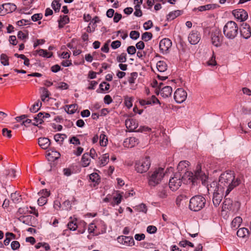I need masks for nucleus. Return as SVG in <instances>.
Returning <instances> with one entry per match:
<instances>
[{
    "label": "nucleus",
    "instance_id": "obj_1",
    "mask_svg": "<svg viewBox=\"0 0 251 251\" xmlns=\"http://www.w3.org/2000/svg\"><path fill=\"white\" fill-rule=\"evenodd\" d=\"M240 179H235L234 173L231 171L226 172L221 175L217 186L218 191H225V197L235 187L240 183Z\"/></svg>",
    "mask_w": 251,
    "mask_h": 251
},
{
    "label": "nucleus",
    "instance_id": "obj_2",
    "mask_svg": "<svg viewBox=\"0 0 251 251\" xmlns=\"http://www.w3.org/2000/svg\"><path fill=\"white\" fill-rule=\"evenodd\" d=\"M181 179L184 183H192L193 185L197 183V180H200L202 184L206 185L207 184V176L204 173L201 171V166L198 164L197 166L195 174L190 171H186Z\"/></svg>",
    "mask_w": 251,
    "mask_h": 251
},
{
    "label": "nucleus",
    "instance_id": "obj_3",
    "mask_svg": "<svg viewBox=\"0 0 251 251\" xmlns=\"http://www.w3.org/2000/svg\"><path fill=\"white\" fill-rule=\"evenodd\" d=\"M165 173L163 168H159L155 169L149 175L148 184L150 186H155L160 183L165 176Z\"/></svg>",
    "mask_w": 251,
    "mask_h": 251
},
{
    "label": "nucleus",
    "instance_id": "obj_4",
    "mask_svg": "<svg viewBox=\"0 0 251 251\" xmlns=\"http://www.w3.org/2000/svg\"><path fill=\"white\" fill-rule=\"evenodd\" d=\"M238 32V26L237 24L232 21L227 22L223 28L225 36L229 39H234Z\"/></svg>",
    "mask_w": 251,
    "mask_h": 251
},
{
    "label": "nucleus",
    "instance_id": "obj_5",
    "mask_svg": "<svg viewBox=\"0 0 251 251\" xmlns=\"http://www.w3.org/2000/svg\"><path fill=\"white\" fill-rule=\"evenodd\" d=\"M205 202L204 197L199 195L195 196L190 200L189 208L194 211H199L204 207Z\"/></svg>",
    "mask_w": 251,
    "mask_h": 251
},
{
    "label": "nucleus",
    "instance_id": "obj_6",
    "mask_svg": "<svg viewBox=\"0 0 251 251\" xmlns=\"http://www.w3.org/2000/svg\"><path fill=\"white\" fill-rule=\"evenodd\" d=\"M151 161L149 157L143 158L135 163V170L138 173H143L146 172L150 168Z\"/></svg>",
    "mask_w": 251,
    "mask_h": 251
},
{
    "label": "nucleus",
    "instance_id": "obj_7",
    "mask_svg": "<svg viewBox=\"0 0 251 251\" xmlns=\"http://www.w3.org/2000/svg\"><path fill=\"white\" fill-rule=\"evenodd\" d=\"M181 177V175L180 173H176L170 179L169 187L173 191H176L181 186L182 182Z\"/></svg>",
    "mask_w": 251,
    "mask_h": 251
},
{
    "label": "nucleus",
    "instance_id": "obj_8",
    "mask_svg": "<svg viewBox=\"0 0 251 251\" xmlns=\"http://www.w3.org/2000/svg\"><path fill=\"white\" fill-rule=\"evenodd\" d=\"M223 36L222 35L221 31L216 29L211 32V38L212 44L216 47L221 46L223 41Z\"/></svg>",
    "mask_w": 251,
    "mask_h": 251
},
{
    "label": "nucleus",
    "instance_id": "obj_9",
    "mask_svg": "<svg viewBox=\"0 0 251 251\" xmlns=\"http://www.w3.org/2000/svg\"><path fill=\"white\" fill-rule=\"evenodd\" d=\"M240 207V203L238 201H235L233 204L232 201L229 198H225V201L223 202L222 206V210L226 211V210H231L234 211L238 210Z\"/></svg>",
    "mask_w": 251,
    "mask_h": 251
},
{
    "label": "nucleus",
    "instance_id": "obj_10",
    "mask_svg": "<svg viewBox=\"0 0 251 251\" xmlns=\"http://www.w3.org/2000/svg\"><path fill=\"white\" fill-rule=\"evenodd\" d=\"M16 9V5L12 3H7L0 5V16H4L6 14L12 13L15 11Z\"/></svg>",
    "mask_w": 251,
    "mask_h": 251
},
{
    "label": "nucleus",
    "instance_id": "obj_11",
    "mask_svg": "<svg viewBox=\"0 0 251 251\" xmlns=\"http://www.w3.org/2000/svg\"><path fill=\"white\" fill-rule=\"evenodd\" d=\"M187 98V93L182 88H178L174 93V99L177 103L183 102Z\"/></svg>",
    "mask_w": 251,
    "mask_h": 251
},
{
    "label": "nucleus",
    "instance_id": "obj_12",
    "mask_svg": "<svg viewBox=\"0 0 251 251\" xmlns=\"http://www.w3.org/2000/svg\"><path fill=\"white\" fill-rule=\"evenodd\" d=\"M241 36L244 38L247 39L251 36V28L250 25L243 23L240 27Z\"/></svg>",
    "mask_w": 251,
    "mask_h": 251
},
{
    "label": "nucleus",
    "instance_id": "obj_13",
    "mask_svg": "<svg viewBox=\"0 0 251 251\" xmlns=\"http://www.w3.org/2000/svg\"><path fill=\"white\" fill-rule=\"evenodd\" d=\"M117 241L125 246H132L134 245V241L132 237L119 236L117 238Z\"/></svg>",
    "mask_w": 251,
    "mask_h": 251
},
{
    "label": "nucleus",
    "instance_id": "obj_14",
    "mask_svg": "<svg viewBox=\"0 0 251 251\" xmlns=\"http://www.w3.org/2000/svg\"><path fill=\"white\" fill-rule=\"evenodd\" d=\"M235 18L241 22L245 21L248 17L247 12L243 9H235L232 12Z\"/></svg>",
    "mask_w": 251,
    "mask_h": 251
},
{
    "label": "nucleus",
    "instance_id": "obj_15",
    "mask_svg": "<svg viewBox=\"0 0 251 251\" xmlns=\"http://www.w3.org/2000/svg\"><path fill=\"white\" fill-rule=\"evenodd\" d=\"M172 41L169 38H164L159 43V50L161 52H167V51L171 47Z\"/></svg>",
    "mask_w": 251,
    "mask_h": 251
},
{
    "label": "nucleus",
    "instance_id": "obj_16",
    "mask_svg": "<svg viewBox=\"0 0 251 251\" xmlns=\"http://www.w3.org/2000/svg\"><path fill=\"white\" fill-rule=\"evenodd\" d=\"M31 0H23L22 6L19 9V12L21 14H30Z\"/></svg>",
    "mask_w": 251,
    "mask_h": 251
},
{
    "label": "nucleus",
    "instance_id": "obj_17",
    "mask_svg": "<svg viewBox=\"0 0 251 251\" xmlns=\"http://www.w3.org/2000/svg\"><path fill=\"white\" fill-rule=\"evenodd\" d=\"M201 40L200 33L197 30H192L188 36V40L192 45L198 44Z\"/></svg>",
    "mask_w": 251,
    "mask_h": 251
},
{
    "label": "nucleus",
    "instance_id": "obj_18",
    "mask_svg": "<svg viewBox=\"0 0 251 251\" xmlns=\"http://www.w3.org/2000/svg\"><path fill=\"white\" fill-rule=\"evenodd\" d=\"M224 191H218V188L213 193V202L215 206H218L221 203L224 195Z\"/></svg>",
    "mask_w": 251,
    "mask_h": 251
},
{
    "label": "nucleus",
    "instance_id": "obj_19",
    "mask_svg": "<svg viewBox=\"0 0 251 251\" xmlns=\"http://www.w3.org/2000/svg\"><path fill=\"white\" fill-rule=\"evenodd\" d=\"M139 103L141 105L144 106L145 105L154 104L156 103L160 104V102L154 95H152L151 98L148 99L147 100H139Z\"/></svg>",
    "mask_w": 251,
    "mask_h": 251
},
{
    "label": "nucleus",
    "instance_id": "obj_20",
    "mask_svg": "<svg viewBox=\"0 0 251 251\" xmlns=\"http://www.w3.org/2000/svg\"><path fill=\"white\" fill-rule=\"evenodd\" d=\"M138 142V139L137 138L130 137L125 140L124 145L126 148H131L137 145Z\"/></svg>",
    "mask_w": 251,
    "mask_h": 251
},
{
    "label": "nucleus",
    "instance_id": "obj_21",
    "mask_svg": "<svg viewBox=\"0 0 251 251\" xmlns=\"http://www.w3.org/2000/svg\"><path fill=\"white\" fill-rule=\"evenodd\" d=\"M32 54L34 56H36L39 54V56L47 58H51L53 56V52H48L47 50L43 49H40L39 50H36L32 52Z\"/></svg>",
    "mask_w": 251,
    "mask_h": 251
},
{
    "label": "nucleus",
    "instance_id": "obj_22",
    "mask_svg": "<svg viewBox=\"0 0 251 251\" xmlns=\"http://www.w3.org/2000/svg\"><path fill=\"white\" fill-rule=\"evenodd\" d=\"M125 125L129 131H134L138 126L137 123L133 119L126 120Z\"/></svg>",
    "mask_w": 251,
    "mask_h": 251
},
{
    "label": "nucleus",
    "instance_id": "obj_23",
    "mask_svg": "<svg viewBox=\"0 0 251 251\" xmlns=\"http://www.w3.org/2000/svg\"><path fill=\"white\" fill-rule=\"evenodd\" d=\"M15 119L18 122L22 121V125H24L25 127H29L31 123V120L29 119H27V116L25 115H22L21 116L16 117Z\"/></svg>",
    "mask_w": 251,
    "mask_h": 251
},
{
    "label": "nucleus",
    "instance_id": "obj_24",
    "mask_svg": "<svg viewBox=\"0 0 251 251\" xmlns=\"http://www.w3.org/2000/svg\"><path fill=\"white\" fill-rule=\"evenodd\" d=\"M183 13L182 10H176L174 11L170 12L166 16V21H171L176 19L178 16L182 15Z\"/></svg>",
    "mask_w": 251,
    "mask_h": 251
},
{
    "label": "nucleus",
    "instance_id": "obj_25",
    "mask_svg": "<svg viewBox=\"0 0 251 251\" xmlns=\"http://www.w3.org/2000/svg\"><path fill=\"white\" fill-rule=\"evenodd\" d=\"M58 22L59 28H62L70 22V18L67 15H60Z\"/></svg>",
    "mask_w": 251,
    "mask_h": 251
},
{
    "label": "nucleus",
    "instance_id": "obj_26",
    "mask_svg": "<svg viewBox=\"0 0 251 251\" xmlns=\"http://www.w3.org/2000/svg\"><path fill=\"white\" fill-rule=\"evenodd\" d=\"M50 144V141L47 138H40L38 139V144L43 149H47Z\"/></svg>",
    "mask_w": 251,
    "mask_h": 251
},
{
    "label": "nucleus",
    "instance_id": "obj_27",
    "mask_svg": "<svg viewBox=\"0 0 251 251\" xmlns=\"http://www.w3.org/2000/svg\"><path fill=\"white\" fill-rule=\"evenodd\" d=\"M172 93V88L171 86H166L162 88L160 91V95L162 97L168 98Z\"/></svg>",
    "mask_w": 251,
    "mask_h": 251
},
{
    "label": "nucleus",
    "instance_id": "obj_28",
    "mask_svg": "<svg viewBox=\"0 0 251 251\" xmlns=\"http://www.w3.org/2000/svg\"><path fill=\"white\" fill-rule=\"evenodd\" d=\"M44 119V115L43 113H39L37 114V116L34 118V122L32 123V125L38 126L39 125L41 124Z\"/></svg>",
    "mask_w": 251,
    "mask_h": 251
},
{
    "label": "nucleus",
    "instance_id": "obj_29",
    "mask_svg": "<svg viewBox=\"0 0 251 251\" xmlns=\"http://www.w3.org/2000/svg\"><path fill=\"white\" fill-rule=\"evenodd\" d=\"M16 171L13 168L9 167L5 170V174L8 179H12L16 177Z\"/></svg>",
    "mask_w": 251,
    "mask_h": 251
},
{
    "label": "nucleus",
    "instance_id": "obj_30",
    "mask_svg": "<svg viewBox=\"0 0 251 251\" xmlns=\"http://www.w3.org/2000/svg\"><path fill=\"white\" fill-rule=\"evenodd\" d=\"M60 156L59 152L56 151H52L48 154V159L51 161H54L58 159Z\"/></svg>",
    "mask_w": 251,
    "mask_h": 251
},
{
    "label": "nucleus",
    "instance_id": "obj_31",
    "mask_svg": "<svg viewBox=\"0 0 251 251\" xmlns=\"http://www.w3.org/2000/svg\"><path fill=\"white\" fill-rule=\"evenodd\" d=\"M158 196L161 199L167 198L168 196V188L167 186L160 188L158 192Z\"/></svg>",
    "mask_w": 251,
    "mask_h": 251
},
{
    "label": "nucleus",
    "instance_id": "obj_32",
    "mask_svg": "<svg viewBox=\"0 0 251 251\" xmlns=\"http://www.w3.org/2000/svg\"><path fill=\"white\" fill-rule=\"evenodd\" d=\"M249 234V230L245 227L241 228L237 231V235L240 238H244Z\"/></svg>",
    "mask_w": 251,
    "mask_h": 251
},
{
    "label": "nucleus",
    "instance_id": "obj_33",
    "mask_svg": "<svg viewBox=\"0 0 251 251\" xmlns=\"http://www.w3.org/2000/svg\"><path fill=\"white\" fill-rule=\"evenodd\" d=\"M156 67L160 72H164L167 70V65L163 61H159L156 64Z\"/></svg>",
    "mask_w": 251,
    "mask_h": 251
},
{
    "label": "nucleus",
    "instance_id": "obj_34",
    "mask_svg": "<svg viewBox=\"0 0 251 251\" xmlns=\"http://www.w3.org/2000/svg\"><path fill=\"white\" fill-rule=\"evenodd\" d=\"M89 157V154L88 153H85L82 155L81 161L82 165L83 167H87L89 165L90 162V159Z\"/></svg>",
    "mask_w": 251,
    "mask_h": 251
},
{
    "label": "nucleus",
    "instance_id": "obj_35",
    "mask_svg": "<svg viewBox=\"0 0 251 251\" xmlns=\"http://www.w3.org/2000/svg\"><path fill=\"white\" fill-rule=\"evenodd\" d=\"M60 0H53L51 3V7L55 13L60 11L61 3H60Z\"/></svg>",
    "mask_w": 251,
    "mask_h": 251
},
{
    "label": "nucleus",
    "instance_id": "obj_36",
    "mask_svg": "<svg viewBox=\"0 0 251 251\" xmlns=\"http://www.w3.org/2000/svg\"><path fill=\"white\" fill-rule=\"evenodd\" d=\"M66 138L67 135L65 134L58 133L54 136V139L55 141L60 144H61L63 143L64 139Z\"/></svg>",
    "mask_w": 251,
    "mask_h": 251
},
{
    "label": "nucleus",
    "instance_id": "obj_37",
    "mask_svg": "<svg viewBox=\"0 0 251 251\" xmlns=\"http://www.w3.org/2000/svg\"><path fill=\"white\" fill-rule=\"evenodd\" d=\"M50 93L47 89L43 88L42 89V93L41 94V100L43 102H45L46 100H48L49 99Z\"/></svg>",
    "mask_w": 251,
    "mask_h": 251
},
{
    "label": "nucleus",
    "instance_id": "obj_38",
    "mask_svg": "<svg viewBox=\"0 0 251 251\" xmlns=\"http://www.w3.org/2000/svg\"><path fill=\"white\" fill-rule=\"evenodd\" d=\"M242 222V219L240 217H236L231 222V226L233 227L237 228Z\"/></svg>",
    "mask_w": 251,
    "mask_h": 251
},
{
    "label": "nucleus",
    "instance_id": "obj_39",
    "mask_svg": "<svg viewBox=\"0 0 251 251\" xmlns=\"http://www.w3.org/2000/svg\"><path fill=\"white\" fill-rule=\"evenodd\" d=\"M11 199L13 202L15 203H19L22 200L21 196L19 195V194L17 193L16 192L11 194Z\"/></svg>",
    "mask_w": 251,
    "mask_h": 251
},
{
    "label": "nucleus",
    "instance_id": "obj_40",
    "mask_svg": "<svg viewBox=\"0 0 251 251\" xmlns=\"http://www.w3.org/2000/svg\"><path fill=\"white\" fill-rule=\"evenodd\" d=\"M152 38V34L150 32H145L142 34L141 39L145 42H147Z\"/></svg>",
    "mask_w": 251,
    "mask_h": 251
},
{
    "label": "nucleus",
    "instance_id": "obj_41",
    "mask_svg": "<svg viewBox=\"0 0 251 251\" xmlns=\"http://www.w3.org/2000/svg\"><path fill=\"white\" fill-rule=\"evenodd\" d=\"M135 208L137 211L142 212L144 213H146L148 210L147 207L144 203H141L136 206Z\"/></svg>",
    "mask_w": 251,
    "mask_h": 251
},
{
    "label": "nucleus",
    "instance_id": "obj_42",
    "mask_svg": "<svg viewBox=\"0 0 251 251\" xmlns=\"http://www.w3.org/2000/svg\"><path fill=\"white\" fill-rule=\"evenodd\" d=\"M0 62L4 66H8L9 65V58L6 54L2 53L0 55Z\"/></svg>",
    "mask_w": 251,
    "mask_h": 251
},
{
    "label": "nucleus",
    "instance_id": "obj_43",
    "mask_svg": "<svg viewBox=\"0 0 251 251\" xmlns=\"http://www.w3.org/2000/svg\"><path fill=\"white\" fill-rule=\"evenodd\" d=\"M122 196L120 194L117 195V196L113 197V201L111 202V205L114 206L115 204L118 205L121 202Z\"/></svg>",
    "mask_w": 251,
    "mask_h": 251
},
{
    "label": "nucleus",
    "instance_id": "obj_44",
    "mask_svg": "<svg viewBox=\"0 0 251 251\" xmlns=\"http://www.w3.org/2000/svg\"><path fill=\"white\" fill-rule=\"evenodd\" d=\"M133 98L131 97H126L125 98L124 103L126 107L129 109L132 106Z\"/></svg>",
    "mask_w": 251,
    "mask_h": 251
},
{
    "label": "nucleus",
    "instance_id": "obj_45",
    "mask_svg": "<svg viewBox=\"0 0 251 251\" xmlns=\"http://www.w3.org/2000/svg\"><path fill=\"white\" fill-rule=\"evenodd\" d=\"M189 165V162L188 161H180L177 166L178 171H182L184 168H186Z\"/></svg>",
    "mask_w": 251,
    "mask_h": 251
},
{
    "label": "nucleus",
    "instance_id": "obj_46",
    "mask_svg": "<svg viewBox=\"0 0 251 251\" xmlns=\"http://www.w3.org/2000/svg\"><path fill=\"white\" fill-rule=\"evenodd\" d=\"M108 142L107 138L103 134H101L100 136V144L101 146H106Z\"/></svg>",
    "mask_w": 251,
    "mask_h": 251
},
{
    "label": "nucleus",
    "instance_id": "obj_47",
    "mask_svg": "<svg viewBox=\"0 0 251 251\" xmlns=\"http://www.w3.org/2000/svg\"><path fill=\"white\" fill-rule=\"evenodd\" d=\"M89 177L92 181L96 183H98L100 180L99 175L96 173H93L90 174Z\"/></svg>",
    "mask_w": 251,
    "mask_h": 251
},
{
    "label": "nucleus",
    "instance_id": "obj_48",
    "mask_svg": "<svg viewBox=\"0 0 251 251\" xmlns=\"http://www.w3.org/2000/svg\"><path fill=\"white\" fill-rule=\"evenodd\" d=\"M117 61L118 62L124 63L126 61V53H122L121 55L117 57Z\"/></svg>",
    "mask_w": 251,
    "mask_h": 251
},
{
    "label": "nucleus",
    "instance_id": "obj_49",
    "mask_svg": "<svg viewBox=\"0 0 251 251\" xmlns=\"http://www.w3.org/2000/svg\"><path fill=\"white\" fill-rule=\"evenodd\" d=\"M140 36L139 32L136 30H132L130 32L129 37L133 40H137Z\"/></svg>",
    "mask_w": 251,
    "mask_h": 251
},
{
    "label": "nucleus",
    "instance_id": "obj_50",
    "mask_svg": "<svg viewBox=\"0 0 251 251\" xmlns=\"http://www.w3.org/2000/svg\"><path fill=\"white\" fill-rule=\"evenodd\" d=\"M131 76L128 79V82L130 84L134 83L135 82V79L138 76L137 72H133L130 74Z\"/></svg>",
    "mask_w": 251,
    "mask_h": 251
},
{
    "label": "nucleus",
    "instance_id": "obj_51",
    "mask_svg": "<svg viewBox=\"0 0 251 251\" xmlns=\"http://www.w3.org/2000/svg\"><path fill=\"white\" fill-rule=\"evenodd\" d=\"M56 88L57 89L66 90V89H68L69 85H68L67 83H66L65 82H61L59 83L57 86H56Z\"/></svg>",
    "mask_w": 251,
    "mask_h": 251
},
{
    "label": "nucleus",
    "instance_id": "obj_52",
    "mask_svg": "<svg viewBox=\"0 0 251 251\" xmlns=\"http://www.w3.org/2000/svg\"><path fill=\"white\" fill-rule=\"evenodd\" d=\"M2 133L3 136H6L8 138H10L12 137V135L11 134V131L10 130H8L6 128L2 129Z\"/></svg>",
    "mask_w": 251,
    "mask_h": 251
},
{
    "label": "nucleus",
    "instance_id": "obj_53",
    "mask_svg": "<svg viewBox=\"0 0 251 251\" xmlns=\"http://www.w3.org/2000/svg\"><path fill=\"white\" fill-rule=\"evenodd\" d=\"M204 6L205 7V10L214 9L220 7V6L217 4H208Z\"/></svg>",
    "mask_w": 251,
    "mask_h": 251
},
{
    "label": "nucleus",
    "instance_id": "obj_54",
    "mask_svg": "<svg viewBox=\"0 0 251 251\" xmlns=\"http://www.w3.org/2000/svg\"><path fill=\"white\" fill-rule=\"evenodd\" d=\"M37 202L39 205L43 206L47 203V199L46 197L42 196L38 200Z\"/></svg>",
    "mask_w": 251,
    "mask_h": 251
},
{
    "label": "nucleus",
    "instance_id": "obj_55",
    "mask_svg": "<svg viewBox=\"0 0 251 251\" xmlns=\"http://www.w3.org/2000/svg\"><path fill=\"white\" fill-rule=\"evenodd\" d=\"M157 231V228L154 226H149L147 227V231L150 234L155 233Z\"/></svg>",
    "mask_w": 251,
    "mask_h": 251
},
{
    "label": "nucleus",
    "instance_id": "obj_56",
    "mask_svg": "<svg viewBox=\"0 0 251 251\" xmlns=\"http://www.w3.org/2000/svg\"><path fill=\"white\" fill-rule=\"evenodd\" d=\"M108 160H109V155H108V154H104L102 156L101 159L100 160L101 164L103 166L105 165L108 162Z\"/></svg>",
    "mask_w": 251,
    "mask_h": 251
},
{
    "label": "nucleus",
    "instance_id": "obj_57",
    "mask_svg": "<svg viewBox=\"0 0 251 251\" xmlns=\"http://www.w3.org/2000/svg\"><path fill=\"white\" fill-rule=\"evenodd\" d=\"M127 52L130 55H133L136 53V48L133 46H130L127 47Z\"/></svg>",
    "mask_w": 251,
    "mask_h": 251
},
{
    "label": "nucleus",
    "instance_id": "obj_58",
    "mask_svg": "<svg viewBox=\"0 0 251 251\" xmlns=\"http://www.w3.org/2000/svg\"><path fill=\"white\" fill-rule=\"evenodd\" d=\"M121 45V42L119 40L114 41L112 42L111 47L113 49H116L119 48Z\"/></svg>",
    "mask_w": 251,
    "mask_h": 251
},
{
    "label": "nucleus",
    "instance_id": "obj_59",
    "mask_svg": "<svg viewBox=\"0 0 251 251\" xmlns=\"http://www.w3.org/2000/svg\"><path fill=\"white\" fill-rule=\"evenodd\" d=\"M43 18V14L42 13L35 14L32 15V21L36 22L41 20Z\"/></svg>",
    "mask_w": 251,
    "mask_h": 251
},
{
    "label": "nucleus",
    "instance_id": "obj_60",
    "mask_svg": "<svg viewBox=\"0 0 251 251\" xmlns=\"http://www.w3.org/2000/svg\"><path fill=\"white\" fill-rule=\"evenodd\" d=\"M153 26L152 22L151 20H149L144 24V28L145 30H149Z\"/></svg>",
    "mask_w": 251,
    "mask_h": 251
},
{
    "label": "nucleus",
    "instance_id": "obj_61",
    "mask_svg": "<svg viewBox=\"0 0 251 251\" xmlns=\"http://www.w3.org/2000/svg\"><path fill=\"white\" fill-rule=\"evenodd\" d=\"M20 245L18 241H14L11 243V247L13 250H16L20 248Z\"/></svg>",
    "mask_w": 251,
    "mask_h": 251
},
{
    "label": "nucleus",
    "instance_id": "obj_62",
    "mask_svg": "<svg viewBox=\"0 0 251 251\" xmlns=\"http://www.w3.org/2000/svg\"><path fill=\"white\" fill-rule=\"evenodd\" d=\"M68 227L70 229V230H76L77 226L76 224V223H74V222L73 221H71V222H70L68 225Z\"/></svg>",
    "mask_w": 251,
    "mask_h": 251
},
{
    "label": "nucleus",
    "instance_id": "obj_63",
    "mask_svg": "<svg viewBox=\"0 0 251 251\" xmlns=\"http://www.w3.org/2000/svg\"><path fill=\"white\" fill-rule=\"evenodd\" d=\"M207 63L208 66H214L217 65V62L215 60V56L214 54L211 57V59L207 61Z\"/></svg>",
    "mask_w": 251,
    "mask_h": 251
},
{
    "label": "nucleus",
    "instance_id": "obj_64",
    "mask_svg": "<svg viewBox=\"0 0 251 251\" xmlns=\"http://www.w3.org/2000/svg\"><path fill=\"white\" fill-rule=\"evenodd\" d=\"M122 14L116 12L114 14L113 21L114 23H117L119 22V21L122 19Z\"/></svg>",
    "mask_w": 251,
    "mask_h": 251
}]
</instances>
